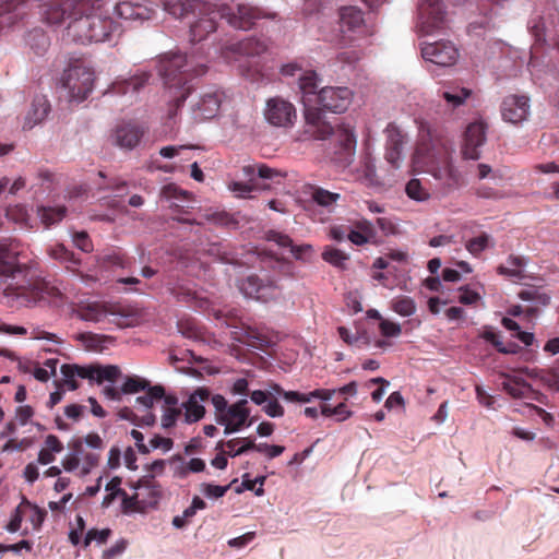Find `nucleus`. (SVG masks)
I'll return each instance as SVG.
<instances>
[{
  "label": "nucleus",
  "instance_id": "nucleus-63",
  "mask_svg": "<svg viewBox=\"0 0 559 559\" xmlns=\"http://www.w3.org/2000/svg\"><path fill=\"white\" fill-rule=\"evenodd\" d=\"M173 440L169 439V438H164V437H160V436H154L151 440H150V451L153 449H162L164 452H168L171 450L173 448Z\"/></svg>",
  "mask_w": 559,
  "mask_h": 559
},
{
  "label": "nucleus",
  "instance_id": "nucleus-20",
  "mask_svg": "<svg viewBox=\"0 0 559 559\" xmlns=\"http://www.w3.org/2000/svg\"><path fill=\"white\" fill-rule=\"evenodd\" d=\"M264 116L266 121L275 127H289L297 115L290 102L282 97H273L266 102Z\"/></svg>",
  "mask_w": 559,
  "mask_h": 559
},
{
  "label": "nucleus",
  "instance_id": "nucleus-21",
  "mask_svg": "<svg viewBox=\"0 0 559 559\" xmlns=\"http://www.w3.org/2000/svg\"><path fill=\"white\" fill-rule=\"evenodd\" d=\"M385 160L395 169L400 168L404 160V148L407 144V135L395 124L385 128Z\"/></svg>",
  "mask_w": 559,
  "mask_h": 559
},
{
  "label": "nucleus",
  "instance_id": "nucleus-36",
  "mask_svg": "<svg viewBox=\"0 0 559 559\" xmlns=\"http://www.w3.org/2000/svg\"><path fill=\"white\" fill-rule=\"evenodd\" d=\"M160 200L168 202L169 207L178 210L188 206L190 202L189 194L175 185L163 187Z\"/></svg>",
  "mask_w": 559,
  "mask_h": 559
},
{
  "label": "nucleus",
  "instance_id": "nucleus-42",
  "mask_svg": "<svg viewBox=\"0 0 559 559\" xmlns=\"http://www.w3.org/2000/svg\"><path fill=\"white\" fill-rule=\"evenodd\" d=\"M24 516L28 519L35 530L39 528L45 520L46 511L32 504L25 498L22 499Z\"/></svg>",
  "mask_w": 559,
  "mask_h": 559
},
{
  "label": "nucleus",
  "instance_id": "nucleus-56",
  "mask_svg": "<svg viewBox=\"0 0 559 559\" xmlns=\"http://www.w3.org/2000/svg\"><path fill=\"white\" fill-rule=\"evenodd\" d=\"M74 246L83 252H90L93 250L92 241L85 231H76L72 236Z\"/></svg>",
  "mask_w": 559,
  "mask_h": 559
},
{
  "label": "nucleus",
  "instance_id": "nucleus-12",
  "mask_svg": "<svg viewBox=\"0 0 559 559\" xmlns=\"http://www.w3.org/2000/svg\"><path fill=\"white\" fill-rule=\"evenodd\" d=\"M466 0H449L452 5H460ZM417 28L423 35H430L443 29L448 22V7L442 0H418Z\"/></svg>",
  "mask_w": 559,
  "mask_h": 559
},
{
  "label": "nucleus",
  "instance_id": "nucleus-38",
  "mask_svg": "<svg viewBox=\"0 0 559 559\" xmlns=\"http://www.w3.org/2000/svg\"><path fill=\"white\" fill-rule=\"evenodd\" d=\"M67 214V207L63 205L39 206L37 215L46 228L60 223Z\"/></svg>",
  "mask_w": 559,
  "mask_h": 559
},
{
  "label": "nucleus",
  "instance_id": "nucleus-3",
  "mask_svg": "<svg viewBox=\"0 0 559 559\" xmlns=\"http://www.w3.org/2000/svg\"><path fill=\"white\" fill-rule=\"evenodd\" d=\"M527 31L533 39L527 70L535 81L544 74L554 75V60L559 59V10L556 5H539L534 9Z\"/></svg>",
  "mask_w": 559,
  "mask_h": 559
},
{
  "label": "nucleus",
  "instance_id": "nucleus-22",
  "mask_svg": "<svg viewBox=\"0 0 559 559\" xmlns=\"http://www.w3.org/2000/svg\"><path fill=\"white\" fill-rule=\"evenodd\" d=\"M487 126L484 121L477 120L469 123L464 134L462 156L464 159L476 160L480 157L479 147L486 141Z\"/></svg>",
  "mask_w": 559,
  "mask_h": 559
},
{
  "label": "nucleus",
  "instance_id": "nucleus-32",
  "mask_svg": "<svg viewBox=\"0 0 559 559\" xmlns=\"http://www.w3.org/2000/svg\"><path fill=\"white\" fill-rule=\"evenodd\" d=\"M165 12L175 19H185L194 14L197 4L203 0H159Z\"/></svg>",
  "mask_w": 559,
  "mask_h": 559
},
{
  "label": "nucleus",
  "instance_id": "nucleus-50",
  "mask_svg": "<svg viewBox=\"0 0 559 559\" xmlns=\"http://www.w3.org/2000/svg\"><path fill=\"white\" fill-rule=\"evenodd\" d=\"M181 407L164 408V413L162 416V427L165 429L174 427L179 417L181 416Z\"/></svg>",
  "mask_w": 559,
  "mask_h": 559
},
{
  "label": "nucleus",
  "instance_id": "nucleus-16",
  "mask_svg": "<svg viewBox=\"0 0 559 559\" xmlns=\"http://www.w3.org/2000/svg\"><path fill=\"white\" fill-rule=\"evenodd\" d=\"M247 405L248 400L241 399L236 403L230 404L223 415L217 416V424L225 427V436L239 432L242 428L250 427L253 424L255 418H249L250 409Z\"/></svg>",
  "mask_w": 559,
  "mask_h": 559
},
{
  "label": "nucleus",
  "instance_id": "nucleus-27",
  "mask_svg": "<svg viewBox=\"0 0 559 559\" xmlns=\"http://www.w3.org/2000/svg\"><path fill=\"white\" fill-rule=\"evenodd\" d=\"M209 392L205 389H198L189 399L181 404V411L185 409V423L192 424L203 418L205 408L203 403L207 400Z\"/></svg>",
  "mask_w": 559,
  "mask_h": 559
},
{
  "label": "nucleus",
  "instance_id": "nucleus-60",
  "mask_svg": "<svg viewBox=\"0 0 559 559\" xmlns=\"http://www.w3.org/2000/svg\"><path fill=\"white\" fill-rule=\"evenodd\" d=\"M127 540L120 539L115 543L111 547L104 550L102 558L103 559H116L117 557L121 556L126 549H127Z\"/></svg>",
  "mask_w": 559,
  "mask_h": 559
},
{
  "label": "nucleus",
  "instance_id": "nucleus-44",
  "mask_svg": "<svg viewBox=\"0 0 559 559\" xmlns=\"http://www.w3.org/2000/svg\"><path fill=\"white\" fill-rule=\"evenodd\" d=\"M164 388L162 385L148 386L145 394L138 396L135 403L145 409L151 408L155 401L162 400Z\"/></svg>",
  "mask_w": 559,
  "mask_h": 559
},
{
  "label": "nucleus",
  "instance_id": "nucleus-26",
  "mask_svg": "<svg viewBox=\"0 0 559 559\" xmlns=\"http://www.w3.org/2000/svg\"><path fill=\"white\" fill-rule=\"evenodd\" d=\"M144 134V129L135 122H122L114 131L112 139L117 146L124 150L134 148Z\"/></svg>",
  "mask_w": 559,
  "mask_h": 559
},
{
  "label": "nucleus",
  "instance_id": "nucleus-6",
  "mask_svg": "<svg viewBox=\"0 0 559 559\" xmlns=\"http://www.w3.org/2000/svg\"><path fill=\"white\" fill-rule=\"evenodd\" d=\"M193 21L190 22V40L200 43L204 40L211 33L217 29L218 19H226L228 24L238 29H250L257 20L261 17H274V13H264L261 9L249 5L239 4L235 12L227 5L217 7L205 1L197 4Z\"/></svg>",
  "mask_w": 559,
  "mask_h": 559
},
{
  "label": "nucleus",
  "instance_id": "nucleus-23",
  "mask_svg": "<svg viewBox=\"0 0 559 559\" xmlns=\"http://www.w3.org/2000/svg\"><path fill=\"white\" fill-rule=\"evenodd\" d=\"M302 194L311 206H318L325 213H333L342 195L320 186L306 183L301 188Z\"/></svg>",
  "mask_w": 559,
  "mask_h": 559
},
{
  "label": "nucleus",
  "instance_id": "nucleus-31",
  "mask_svg": "<svg viewBox=\"0 0 559 559\" xmlns=\"http://www.w3.org/2000/svg\"><path fill=\"white\" fill-rule=\"evenodd\" d=\"M472 95V91L459 85L443 86L438 91V96L442 98L447 106L454 109L463 105Z\"/></svg>",
  "mask_w": 559,
  "mask_h": 559
},
{
  "label": "nucleus",
  "instance_id": "nucleus-7",
  "mask_svg": "<svg viewBox=\"0 0 559 559\" xmlns=\"http://www.w3.org/2000/svg\"><path fill=\"white\" fill-rule=\"evenodd\" d=\"M95 72L83 59H71L60 78V88L69 103L80 104L93 92Z\"/></svg>",
  "mask_w": 559,
  "mask_h": 559
},
{
  "label": "nucleus",
  "instance_id": "nucleus-64",
  "mask_svg": "<svg viewBox=\"0 0 559 559\" xmlns=\"http://www.w3.org/2000/svg\"><path fill=\"white\" fill-rule=\"evenodd\" d=\"M304 71V67L299 61L287 62L281 68V73L284 76H299Z\"/></svg>",
  "mask_w": 559,
  "mask_h": 559
},
{
  "label": "nucleus",
  "instance_id": "nucleus-30",
  "mask_svg": "<svg viewBox=\"0 0 559 559\" xmlns=\"http://www.w3.org/2000/svg\"><path fill=\"white\" fill-rule=\"evenodd\" d=\"M25 47L37 57H43L50 47V38L41 27H34L24 36Z\"/></svg>",
  "mask_w": 559,
  "mask_h": 559
},
{
  "label": "nucleus",
  "instance_id": "nucleus-53",
  "mask_svg": "<svg viewBox=\"0 0 559 559\" xmlns=\"http://www.w3.org/2000/svg\"><path fill=\"white\" fill-rule=\"evenodd\" d=\"M111 531L109 528H103V530H90L84 538V546L87 547L93 540L97 542L98 544H104L110 536Z\"/></svg>",
  "mask_w": 559,
  "mask_h": 559
},
{
  "label": "nucleus",
  "instance_id": "nucleus-49",
  "mask_svg": "<svg viewBox=\"0 0 559 559\" xmlns=\"http://www.w3.org/2000/svg\"><path fill=\"white\" fill-rule=\"evenodd\" d=\"M150 386V382L139 377H128L121 388V392L124 394L136 393L142 390H146Z\"/></svg>",
  "mask_w": 559,
  "mask_h": 559
},
{
  "label": "nucleus",
  "instance_id": "nucleus-19",
  "mask_svg": "<svg viewBox=\"0 0 559 559\" xmlns=\"http://www.w3.org/2000/svg\"><path fill=\"white\" fill-rule=\"evenodd\" d=\"M353 100V92L348 87L326 86L319 91L316 96V106L335 114L344 112Z\"/></svg>",
  "mask_w": 559,
  "mask_h": 559
},
{
  "label": "nucleus",
  "instance_id": "nucleus-34",
  "mask_svg": "<svg viewBox=\"0 0 559 559\" xmlns=\"http://www.w3.org/2000/svg\"><path fill=\"white\" fill-rule=\"evenodd\" d=\"M4 216L21 228H33L32 209H28L25 204L19 203L7 207Z\"/></svg>",
  "mask_w": 559,
  "mask_h": 559
},
{
  "label": "nucleus",
  "instance_id": "nucleus-33",
  "mask_svg": "<svg viewBox=\"0 0 559 559\" xmlns=\"http://www.w3.org/2000/svg\"><path fill=\"white\" fill-rule=\"evenodd\" d=\"M335 390L317 389L308 393L298 391H285L284 400L289 403L306 404L314 399L330 401L334 396Z\"/></svg>",
  "mask_w": 559,
  "mask_h": 559
},
{
  "label": "nucleus",
  "instance_id": "nucleus-48",
  "mask_svg": "<svg viewBox=\"0 0 559 559\" xmlns=\"http://www.w3.org/2000/svg\"><path fill=\"white\" fill-rule=\"evenodd\" d=\"M78 316L83 321L99 322L105 317V313L97 305H88L80 309Z\"/></svg>",
  "mask_w": 559,
  "mask_h": 559
},
{
  "label": "nucleus",
  "instance_id": "nucleus-43",
  "mask_svg": "<svg viewBox=\"0 0 559 559\" xmlns=\"http://www.w3.org/2000/svg\"><path fill=\"white\" fill-rule=\"evenodd\" d=\"M391 308L402 317H411L416 311L415 301L408 296H400L392 299Z\"/></svg>",
  "mask_w": 559,
  "mask_h": 559
},
{
  "label": "nucleus",
  "instance_id": "nucleus-25",
  "mask_svg": "<svg viewBox=\"0 0 559 559\" xmlns=\"http://www.w3.org/2000/svg\"><path fill=\"white\" fill-rule=\"evenodd\" d=\"M223 99V93L211 91L203 93L197 102L191 104V115L195 121H203L216 117Z\"/></svg>",
  "mask_w": 559,
  "mask_h": 559
},
{
  "label": "nucleus",
  "instance_id": "nucleus-61",
  "mask_svg": "<svg viewBox=\"0 0 559 559\" xmlns=\"http://www.w3.org/2000/svg\"><path fill=\"white\" fill-rule=\"evenodd\" d=\"M269 241L275 242L278 247L288 248L292 246V238L277 230H269L266 234Z\"/></svg>",
  "mask_w": 559,
  "mask_h": 559
},
{
  "label": "nucleus",
  "instance_id": "nucleus-10",
  "mask_svg": "<svg viewBox=\"0 0 559 559\" xmlns=\"http://www.w3.org/2000/svg\"><path fill=\"white\" fill-rule=\"evenodd\" d=\"M39 14L45 23L50 26H62L85 12V0H35Z\"/></svg>",
  "mask_w": 559,
  "mask_h": 559
},
{
  "label": "nucleus",
  "instance_id": "nucleus-14",
  "mask_svg": "<svg viewBox=\"0 0 559 559\" xmlns=\"http://www.w3.org/2000/svg\"><path fill=\"white\" fill-rule=\"evenodd\" d=\"M239 289L247 298L261 302H270L282 296V289L275 281L258 275H249L242 280Z\"/></svg>",
  "mask_w": 559,
  "mask_h": 559
},
{
  "label": "nucleus",
  "instance_id": "nucleus-52",
  "mask_svg": "<svg viewBox=\"0 0 559 559\" xmlns=\"http://www.w3.org/2000/svg\"><path fill=\"white\" fill-rule=\"evenodd\" d=\"M229 489V486H219V485H213V484H207V483H203L201 485V491L202 493L210 498V499H218L221 497H223L227 490Z\"/></svg>",
  "mask_w": 559,
  "mask_h": 559
},
{
  "label": "nucleus",
  "instance_id": "nucleus-46",
  "mask_svg": "<svg viewBox=\"0 0 559 559\" xmlns=\"http://www.w3.org/2000/svg\"><path fill=\"white\" fill-rule=\"evenodd\" d=\"M407 197L412 200L423 202L429 198V193L423 188L418 179H412L405 187Z\"/></svg>",
  "mask_w": 559,
  "mask_h": 559
},
{
  "label": "nucleus",
  "instance_id": "nucleus-24",
  "mask_svg": "<svg viewBox=\"0 0 559 559\" xmlns=\"http://www.w3.org/2000/svg\"><path fill=\"white\" fill-rule=\"evenodd\" d=\"M31 8L29 0H0V32L26 19Z\"/></svg>",
  "mask_w": 559,
  "mask_h": 559
},
{
  "label": "nucleus",
  "instance_id": "nucleus-39",
  "mask_svg": "<svg viewBox=\"0 0 559 559\" xmlns=\"http://www.w3.org/2000/svg\"><path fill=\"white\" fill-rule=\"evenodd\" d=\"M48 254L51 259L64 264L67 269L74 271L80 264V259L63 245H55L48 249Z\"/></svg>",
  "mask_w": 559,
  "mask_h": 559
},
{
  "label": "nucleus",
  "instance_id": "nucleus-40",
  "mask_svg": "<svg viewBox=\"0 0 559 559\" xmlns=\"http://www.w3.org/2000/svg\"><path fill=\"white\" fill-rule=\"evenodd\" d=\"M465 247L471 254L477 257L486 249L493 247V239L490 235L481 233L480 235L469 239Z\"/></svg>",
  "mask_w": 559,
  "mask_h": 559
},
{
  "label": "nucleus",
  "instance_id": "nucleus-41",
  "mask_svg": "<svg viewBox=\"0 0 559 559\" xmlns=\"http://www.w3.org/2000/svg\"><path fill=\"white\" fill-rule=\"evenodd\" d=\"M322 259L334 267L345 269L349 255L340 249L326 246L322 252Z\"/></svg>",
  "mask_w": 559,
  "mask_h": 559
},
{
  "label": "nucleus",
  "instance_id": "nucleus-47",
  "mask_svg": "<svg viewBox=\"0 0 559 559\" xmlns=\"http://www.w3.org/2000/svg\"><path fill=\"white\" fill-rule=\"evenodd\" d=\"M519 297L522 299V300H525V301H532L534 302L535 305H540V306H546L549 304V296H547L546 294H543L540 293L538 289L536 288H526V289H522L520 293H519Z\"/></svg>",
  "mask_w": 559,
  "mask_h": 559
},
{
  "label": "nucleus",
  "instance_id": "nucleus-55",
  "mask_svg": "<svg viewBox=\"0 0 559 559\" xmlns=\"http://www.w3.org/2000/svg\"><path fill=\"white\" fill-rule=\"evenodd\" d=\"M228 187L237 197L247 198L253 191L255 185L247 181H233Z\"/></svg>",
  "mask_w": 559,
  "mask_h": 559
},
{
  "label": "nucleus",
  "instance_id": "nucleus-51",
  "mask_svg": "<svg viewBox=\"0 0 559 559\" xmlns=\"http://www.w3.org/2000/svg\"><path fill=\"white\" fill-rule=\"evenodd\" d=\"M265 481V476H258L254 479H250L249 475L246 474L242 479V486L247 490H254L255 496H263L264 489L263 484Z\"/></svg>",
  "mask_w": 559,
  "mask_h": 559
},
{
  "label": "nucleus",
  "instance_id": "nucleus-62",
  "mask_svg": "<svg viewBox=\"0 0 559 559\" xmlns=\"http://www.w3.org/2000/svg\"><path fill=\"white\" fill-rule=\"evenodd\" d=\"M480 299V295L469 289L468 287H461L460 288V295H459V301L463 305H475Z\"/></svg>",
  "mask_w": 559,
  "mask_h": 559
},
{
  "label": "nucleus",
  "instance_id": "nucleus-17",
  "mask_svg": "<svg viewBox=\"0 0 559 559\" xmlns=\"http://www.w3.org/2000/svg\"><path fill=\"white\" fill-rule=\"evenodd\" d=\"M340 31L345 43L369 34L360 9L356 7H344L340 10Z\"/></svg>",
  "mask_w": 559,
  "mask_h": 559
},
{
  "label": "nucleus",
  "instance_id": "nucleus-45",
  "mask_svg": "<svg viewBox=\"0 0 559 559\" xmlns=\"http://www.w3.org/2000/svg\"><path fill=\"white\" fill-rule=\"evenodd\" d=\"M121 478L116 476V477H112L107 484H106V491H108V493L104 497L103 499V507L107 508L109 507L112 501L117 498V497H120L121 493H123V489H121Z\"/></svg>",
  "mask_w": 559,
  "mask_h": 559
},
{
  "label": "nucleus",
  "instance_id": "nucleus-9",
  "mask_svg": "<svg viewBox=\"0 0 559 559\" xmlns=\"http://www.w3.org/2000/svg\"><path fill=\"white\" fill-rule=\"evenodd\" d=\"M265 39L248 37L241 40L226 39L221 40L216 46L215 52L227 63H238L239 69H243L245 61L250 58L259 57L267 50Z\"/></svg>",
  "mask_w": 559,
  "mask_h": 559
},
{
  "label": "nucleus",
  "instance_id": "nucleus-18",
  "mask_svg": "<svg viewBox=\"0 0 559 559\" xmlns=\"http://www.w3.org/2000/svg\"><path fill=\"white\" fill-rule=\"evenodd\" d=\"M500 111L503 121L514 126L521 124L531 115L530 98L526 95H508L501 103Z\"/></svg>",
  "mask_w": 559,
  "mask_h": 559
},
{
  "label": "nucleus",
  "instance_id": "nucleus-59",
  "mask_svg": "<svg viewBox=\"0 0 559 559\" xmlns=\"http://www.w3.org/2000/svg\"><path fill=\"white\" fill-rule=\"evenodd\" d=\"M379 329L381 334L385 337H396L402 332L401 325L399 323L385 319L381 320Z\"/></svg>",
  "mask_w": 559,
  "mask_h": 559
},
{
  "label": "nucleus",
  "instance_id": "nucleus-15",
  "mask_svg": "<svg viewBox=\"0 0 559 559\" xmlns=\"http://www.w3.org/2000/svg\"><path fill=\"white\" fill-rule=\"evenodd\" d=\"M420 51L425 61L439 67H451L459 58V50L450 40L423 41Z\"/></svg>",
  "mask_w": 559,
  "mask_h": 559
},
{
  "label": "nucleus",
  "instance_id": "nucleus-54",
  "mask_svg": "<svg viewBox=\"0 0 559 559\" xmlns=\"http://www.w3.org/2000/svg\"><path fill=\"white\" fill-rule=\"evenodd\" d=\"M254 451L264 453L267 459L272 460L274 457L280 456L284 451L285 448L283 445H276V444H267V443H255L254 442Z\"/></svg>",
  "mask_w": 559,
  "mask_h": 559
},
{
  "label": "nucleus",
  "instance_id": "nucleus-35",
  "mask_svg": "<svg viewBox=\"0 0 559 559\" xmlns=\"http://www.w3.org/2000/svg\"><path fill=\"white\" fill-rule=\"evenodd\" d=\"M227 448V454L230 457H236L246 452L253 450L254 451V439L251 438H236L228 441H219L215 450L223 452L224 449Z\"/></svg>",
  "mask_w": 559,
  "mask_h": 559
},
{
  "label": "nucleus",
  "instance_id": "nucleus-29",
  "mask_svg": "<svg viewBox=\"0 0 559 559\" xmlns=\"http://www.w3.org/2000/svg\"><path fill=\"white\" fill-rule=\"evenodd\" d=\"M50 109V103L45 95L35 96L24 118L23 129L31 130L41 123L47 118Z\"/></svg>",
  "mask_w": 559,
  "mask_h": 559
},
{
  "label": "nucleus",
  "instance_id": "nucleus-58",
  "mask_svg": "<svg viewBox=\"0 0 559 559\" xmlns=\"http://www.w3.org/2000/svg\"><path fill=\"white\" fill-rule=\"evenodd\" d=\"M262 411L271 418L283 417L285 413L277 399H270L262 407Z\"/></svg>",
  "mask_w": 559,
  "mask_h": 559
},
{
  "label": "nucleus",
  "instance_id": "nucleus-28",
  "mask_svg": "<svg viewBox=\"0 0 559 559\" xmlns=\"http://www.w3.org/2000/svg\"><path fill=\"white\" fill-rule=\"evenodd\" d=\"M502 382V389L514 399H532L539 403H543L544 395L534 391L530 383L524 379L515 378L511 376H504Z\"/></svg>",
  "mask_w": 559,
  "mask_h": 559
},
{
  "label": "nucleus",
  "instance_id": "nucleus-11",
  "mask_svg": "<svg viewBox=\"0 0 559 559\" xmlns=\"http://www.w3.org/2000/svg\"><path fill=\"white\" fill-rule=\"evenodd\" d=\"M63 384L71 391L79 388L76 378L88 379L98 384L104 381L114 382L118 379L121 371L115 365L108 366H78V365H62L61 366Z\"/></svg>",
  "mask_w": 559,
  "mask_h": 559
},
{
  "label": "nucleus",
  "instance_id": "nucleus-57",
  "mask_svg": "<svg viewBox=\"0 0 559 559\" xmlns=\"http://www.w3.org/2000/svg\"><path fill=\"white\" fill-rule=\"evenodd\" d=\"M24 518L22 502L14 509L9 523L5 528L10 533H16L21 528V523Z\"/></svg>",
  "mask_w": 559,
  "mask_h": 559
},
{
  "label": "nucleus",
  "instance_id": "nucleus-4",
  "mask_svg": "<svg viewBox=\"0 0 559 559\" xmlns=\"http://www.w3.org/2000/svg\"><path fill=\"white\" fill-rule=\"evenodd\" d=\"M20 242L0 243V301L9 307H28L39 297V282L22 267Z\"/></svg>",
  "mask_w": 559,
  "mask_h": 559
},
{
  "label": "nucleus",
  "instance_id": "nucleus-1",
  "mask_svg": "<svg viewBox=\"0 0 559 559\" xmlns=\"http://www.w3.org/2000/svg\"><path fill=\"white\" fill-rule=\"evenodd\" d=\"M85 12L72 20L66 32V36L79 44L115 41L123 33V27L118 19L130 22H143L153 17L155 9L145 3L121 1L112 10V15L105 9L102 0H85Z\"/></svg>",
  "mask_w": 559,
  "mask_h": 559
},
{
  "label": "nucleus",
  "instance_id": "nucleus-8",
  "mask_svg": "<svg viewBox=\"0 0 559 559\" xmlns=\"http://www.w3.org/2000/svg\"><path fill=\"white\" fill-rule=\"evenodd\" d=\"M425 171L442 182L448 190L457 189L462 183V175L454 166L452 154L445 146H433L423 156Z\"/></svg>",
  "mask_w": 559,
  "mask_h": 559
},
{
  "label": "nucleus",
  "instance_id": "nucleus-2",
  "mask_svg": "<svg viewBox=\"0 0 559 559\" xmlns=\"http://www.w3.org/2000/svg\"><path fill=\"white\" fill-rule=\"evenodd\" d=\"M319 78L313 70L304 71L298 78V88L305 107V139L329 141L332 159L347 166L352 163L356 136L349 123H340L332 127L325 119L320 108L316 107L318 96Z\"/></svg>",
  "mask_w": 559,
  "mask_h": 559
},
{
  "label": "nucleus",
  "instance_id": "nucleus-5",
  "mask_svg": "<svg viewBox=\"0 0 559 559\" xmlns=\"http://www.w3.org/2000/svg\"><path fill=\"white\" fill-rule=\"evenodd\" d=\"M157 70L164 80L165 97L168 103L167 118L175 120L192 88V79L203 75L206 72V64L204 59L197 58L194 52L189 57L169 52L158 60Z\"/></svg>",
  "mask_w": 559,
  "mask_h": 559
},
{
  "label": "nucleus",
  "instance_id": "nucleus-37",
  "mask_svg": "<svg viewBox=\"0 0 559 559\" xmlns=\"http://www.w3.org/2000/svg\"><path fill=\"white\" fill-rule=\"evenodd\" d=\"M526 260L523 257L511 255L506 264L499 266V272L513 281H522L527 278L525 271Z\"/></svg>",
  "mask_w": 559,
  "mask_h": 559
},
{
  "label": "nucleus",
  "instance_id": "nucleus-13",
  "mask_svg": "<svg viewBox=\"0 0 559 559\" xmlns=\"http://www.w3.org/2000/svg\"><path fill=\"white\" fill-rule=\"evenodd\" d=\"M152 74L147 71H138L128 79L118 78L106 90L105 95L122 97L124 105L138 102L141 91L148 84Z\"/></svg>",
  "mask_w": 559,
  "mask_h": 559
}]
</instances>
